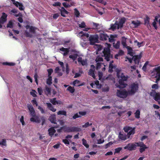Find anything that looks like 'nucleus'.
<instances>
[{"mask_svg": "<svg viewBox=\"0 0 160 160\" xmlns=\"http://www.w3.org/2000/svg\"><path fill=\"white\" fill-rule=\"evenodd\" d=\"M13 27V23L11 21H9V22L8 23L7 27V28H12Z\"/></svg>", "mask_w": 160, "mask_h": 160, "instance_id": "nucleus-44", "label": "nucleus"}, {"mask_svg": "<svg viewBox=\"0 0 160 160\" xmlns=\"http://www.w3.org/2000/svg\"><path fill=\"white\" fill-rule=\"evenodd\" d=\"M78 61L79 62H80L82 66H84L87 64L86 61L82 60V57H79L78 59Z\"/></svg>", "mask_w": 160, "mask_h": 160, "instance_id": "nucleus-25", "label": "nucleus"}, {"mask_svg": "<svg viewBox=\"0 0 160 160\" xmlns=\"http://www.w3.org/2000/svg\"><path fill=\"white\" fill-rule=\"evenodd\" d=\"M120 77L121 78L120 79H122L123 81H127L128 79V77H125L123 73L121 74Z\"/></svg>", "mask_w": 160, "mask_h": 160, "instance_id": "nucleus-50", "label": "nucleus"}, {"mask_svg": "<svg viewBox=\"0 0 160 160\" xmlns=\"http://www.w3.org/2000/svg\"><path fill=\"white\" fill-rule=\"evenodd\" d=\"M82 144L86 148H88L89 147V145L87 143V141L84 139L83 138L82 139Z\"/></svg>", "mask_w": 160, "mask_h": 160, "instance_id": "nucleus-33", "label": "nucleus"}, {"mask_svg": "<svg viewBox=\"0 0 160 160\" xmlns=\"http://www.w3.org/2000/svg\"><path fill=\"white\" fill-rule=\"evenodd\" d=\"M99 38L100 40L101 41H106L108 38V36L105 32H102L99 33Z\"/></svg>", "mask_w": 160, "mask_h": 160, "instance_id": "nucleus-9", "label": "nucleus"}, {"mask_svg": "<svg viewBox=\"0 0 160 160\" xmlns=\"http://www.w3.org/2000/svg\"><path fill=\"white\" fill-rule=\"evenodd\" d=\"M78 56V54L76 53L73 55H70L69 56V58H70L72 59L73 61H74L76 59Z\"/></svg>", "mask_w": 160, "mask_h": 160, "instance_id": "nucleus-30", "label": "nucleus"}, {"mask_svg": "<svg viewBox=\"0 0 160 160\" xmlns=\"http://www.w3.org/2000/svg\"><path fill=\"white\" fill-rule=\"evenodd\" d=\"M67 90L69 91L71 93H72L74 92L75 89L74 87L69 86L67 88Z\"/></svg>", "mask_w": 160, "mask_h": 160, "instance_id": "nucleus-32", "label": "nucleus"}, {"mask_svg": "<svg viewBox=\"0 0 160 160\" xmlns=\"http://www.w3.org/2000/svg\"><path fill=\"white\" fill-rule=\"evenodd\" d=\"M30 113L31 116L32 117L30 118L31 121L38 123H39L40 122L39 117L38 116L36 115L34 110L30 112Z\"/></svg>", "mask_w": 160, "mask_h": 160, "instance_id": "nucleus-3", "label": "nucleus"}, {"mask_svg": "<svg viewBox=\"0 0 160 160\" xmlns=\"http://www.w3.org/2000/svg\"><path fill=\"white\" fill-rule=\"evenodd\" d=\"M93 25V29H98L99 28V24L98 23H96L94 22L92 23Z\"/></svg>", "mask_w": 160, "mask_h": 160, "instance_id": "nucleus-35", "label": "nucleus"}, {"mask_svg": "<svg viewBox=\"0 0 160 160\" xmlns=\"http://www.w3.org/2000/svg\"><path fill=\"white\" fill-rule=\"evenodd\" d=\"M149 20H150V18H149V17L148 16L146 15V16L145 18L144 19V24L145 25H149Z\"/></svg>", "mask_w": 160, "mask_h": 160, "instance_id": "nucleus-28", "label": "nucleus"}, {"mask_svg": "<svg viewBox=\"0 0 160 160\" xmlns=\"http://www.w3.org/2000/svg\"><path fill=\"white\" fill-rule=\"evenodd\" d=\"M138 85L137 83H133L131 86V90H128L129 95L134 94L138 89Z\"/></svg>", "mask_w": 160, "mask_h": 160, "instance_id": "nucleus-2", "label": "nucleus"}, {"mask_svg": "<svg viewBox=\"0 0 160 160\" xmlns=\"http://www.w3.org/2000/svg\"><path fill=\"white\" fill-rule=\"evenodd\" d=\"M80 116H79L78 113H75L72 117V118L73 119H76V118H80Z\"/></svg>", "mask_w": 160, "mask_h": 160, "instance_id": "nucleus-63", "label": "nucleus"}, {"mask_svg": "<svg viewBox=\"0 0 160 160\" xmlns=\"http://www.w3.org/2000/svg\"><path fill=\"white\" fill-rule=\"evenodd\" d=\"M72 132H80L81 129L78 127H72Z\"/></svg>", "mask_w": 160, "mask_h": 160, "instance_id": "nucleus-29", "label": "nucleus"}, {"mask_svg": "<svg viewBox=\"0 0 160 160\" xmlns=\"http://www.w3.org/2000/svg\"><path fill=\"white\" fill-rule=\"evenodd\" d=\"M135 128H133L130 130V131L128 132V135H131L132 134H134L135 133Z\"/></svg>", "mask_w": 160, "mask_h": 160, "instance_id": "nucleus-46", "label": "nucleus"}, {"mask_svg": "<svg viewBox=\"0 0 160 160\" xmlns=\"http://www.w3.org/2000/svg\"><path fill=\"white\" fill-rule=\"evenodd\" d=\"M78 113L79 114V116H80V117H82V116L85 115L86 114V112L85 111L79 112Z\"/></svg>", "mask_w": 160, "mask_h": 160, "instance_id": "nucleus-55", "label": "nucleus"}, {"mask_svg": "<svg viewBox=\"0 0 160 160\" xmlns=\"http://www.w3.org/2000/svg\"><path fill=\"white\" fill-rule=\"evenodd\" d=\"M117 35L116 34H111L110 36V37H108V38L109 40V42H113L115 41V38L117 37Z\"/></svg>", "mask_w": 160, "mask_h": 160, "instance_id": "nucleus-18", "label": "nucleus"}, {"mask_svg": "<svg viewBox=\"0 0 160 160\" xmlns=\"http://www.w3.org/2000/svg\"><path fill=\"white\" fill-rule=\"evenodd\" d=\"M36 29V28L35 27H33L32 26H31L30 28L29 29V31L30 32L33 33H35V30Z\"/></svg>", "mask_w": 160, "mask_h": 160, "instance_id": "nucleus-36", "label": "nucleus"}, {"mask_svg": "<svg viewBox=\"0 0 160 160\" xmlns=\"http://www.w3.org/2000/svg\"><path fill=\"white\" fill-rule=\"evenodd\" d=\"M57 114L58 115H63L65 116H66L67 112L66 111L64 110H60L57 112Z\"/></svg>", "mask_w": 160, "mask_h": 160, "instance_id": "nucleus-31", "label": "nucleus"}, {"mask_svg": "<svg viewBox=\"0 0 160 160\" xmlns=\"http://www.w3.org/2000/svg\"><path fill=\"white\" fill-rule=\"evenodd\" d=\"M79 34H82V35H81L82 36H85L87 38H88L89 37V34L88 33H84L82 31H81L80 32H79Z\"/></svg>", "mask_w": 160, "mask_h": 160, "instance_id": "nucleus-58", "label": "nucleus"}, {"mask_svg": "<svg viewBox=\"0 0 160 160\" xmlns=\"http://www.w3.org/2000/svg\"><path fill=\"white\" fill-rule=\"evenodd\" d=\"M124 81L122 80V79H119L118 81L119 84L116 83V86L118 88H123L126 87L127 84L124 82Z\"/></svg>", "mask_w": 160, "mask_h": 160, "instance_id": "nucleus-8", "label": "nucleus"}, {"mask_svg": "<svg viewBox=\"0 0 160 160\" xmlns=\"http://www.w3.org/2000/svg\"><path fill=\"white\" fill-rule=\"evenodd\" d=\"M103 52L105 59L107 61H109L110 58H113L112 55L111 54L110 50L109 49H104Z\"/></svg>", "mask_w": 160, "mask_h": 160, "instance_id": "nucleus-4", "label": "nucleus"}, {"mask_svg": "<svg viewBox=\"0 0 160 160\" xmlns=\"http://www.w3.org/2000/svg\"><path fill=\"white\" fill-rule=\"evenodd\" d=\"M150 95L153 97V99L156 101L160 100V93L157 92L155 90H152L150 92Z\"/></svg>", "mask_w": 160, "mask_h": 160, "instance_id": "nucleus-6", "label": "nucleus"}, {"mask_svg": "<svg viewBox=\"0 0 160 160\" xmlns=\"http://www.w3.org/2000/svg\"><path fill=\"white\" fill-rule=\"evenodd\" d=\"M60 50L64 52L63 54L64 56H65L68 55L69 52V49L68 48H65L63 47H62L60 48Z\"/></svg>", "mask_w": 160, "mask_h": 160, "instance_id": "nucleus-16", "label": "nucleus"}, {"mask_svg": "<svg viewBox=\"0 0 160 160\" xmlns=\"http://www.w3.org/2000/svg\"><path fill=\"white\" fill-rule=\"evenodd\" d=\"M28 108L29 111V112L34 110L33 106L31 104L28 105Z\"/></svg>", "mask_w": 160, "mask_h": 160, "instance_id": "nucleus-52", "label": "nucleus"}, {"mask_svg": "<svg viewBox=\"0 0 160 160\" xmlns=\"http://www.w3.org/2000/svg\"><path fill=\"white\" fill-rule=\"evenodd\" d=\"M79 26L81 28H84L86 26L85 23L84 22H82L80 24H79Z\"/></svg>", "mask_w": 160, "mask_h": 160, "instance_id": "nucleus-61", "label": "nucleus"}, {"mask_svg": "<svg viewBox=\"0 0 160 160\" xmlns=\"http://www.w3.org/2000/svg\"><path fill=\"white\" fill-rule=\"evenodd\" d=\"M62 4L63 6L65 8L70 7V6L69 5V4H68L67 2H64L62 3Z\"/></svg>", "mask_w": 160, "mask_h": 160, "instance_id": "nucleus-59", "label": "nucleus"}, {"mask_svg": "<svg viewBox=\"0 0 160 160\" xmlns=\"http://www.w3.org/2000/svg\"><path fill=\"white\" fill-rule=\"evenodd\" d=\"M52 5L54 7H60L61 3L59 2H54L52 4Z\"/></svg>", "mask_w": 160, "mask_h": 160, "instance_id": "nucleus-51", "label": "nucleus"}, {"mask_svg": "<svg viewBox=\"0 0 160 160\" xmlns=\"http://www.w3.org/2000/svg\"><path fill=\"white\" fill-rule=\"evenodd\" d=\"M126 48L127 49L128 54L132 56H133V54L132 48L128 46H127Z\"/></svg>", "mask_w": 160, "mask_h": 160, "instance_id": "nucleus-24", "label": "nucleus"}, {"mask_svg": "<svg viewBox=\"0 0 160 160\" xmlns=\"http://www.w3.org/2000/svg\"><path fill=\"white\" fill-rule=\"evenodd\" d=\"M135 143L137 144V146L140 147L145 145L144 144V143L142 142H136Z\"/></svg>", "mask_w": 160, "mask_h": 160, "instance_id": "nucleus-48", "label": "nucleus"}, {"mask_svg": "<svg viewBox=\"0 0 160 160\" xmlns=\"http://www.w3.org/2000/svg\"><path fill=\"white\" fill-rule=\"evenodd\" d=\"M49 119L50 121L51 122L53 123L56 124V118L54 116H51L49 117Z\"/></svg>", "mask_w": 160, "mask_h": 160, "instance_id": "nucleus-40", "label": "nucleus"}, {"mask_svg": "<svg viewBox=\"0 0 160 160\" xmlns=\"http://www.w3.org/2000/svg\"><path fill=\"white\" fill-rule=\"evenodd\" d=\"M46 104L47 105V106L48 108L51 111L53 112H55L56 111V109L54 108L52 104L49 102H47Z\"/></svg>", "mask_w": 160, "mask_h": 160, "instance_id": "nucleus-14", "label": "nucleus"}, {"mask_svg": "<svg viewBox=\"0 0 160 160\" xmlns=\"http://www.w3.org/2000/svg\"><path fill=\"white\" fill-rule=\"evenodd\" d=\"M25 36L27 37L32 38V34L30 33L27 31H25L24 32Z\"/></svg>", "mask_w": 160, "mask_h": 160, "instance_id": "nucleus-41", "label": "nucleus"}, {"mask_svg": "<svg viewBox=\"0 0 160 160\" xmlns=\"http://www.w3.org/2000/svg\"><path fill=\"white\" fill-rule=\"evenodd\" d=\"M75 15L77 18H78L80 16V13L77 9L75 8L74 9Z\"/></svg>", "mask_w": 160, "mask_h": 160, "instance_id": "nucleus-39", "label": "nucleus"}, {"mask_svg": "<svg viewBox=\"0 0 160 160\" xmlns=\"http://www.w3.org/2000/svg\"><path fill=\"white\" fill-rule=\"evenodd\" d=\"M122 149V148L121 147L115 149V153H119Z\"/></svg>", "mask_w": 160, "mask_h": 160, "instance_id": "nucleus-64", "label": "nucleus"}, {"mask_svg": "<svg viewBox=\"0 0 160 160\" xmlns=\"http://www.w3.org/2000/svg\"><path fill=\"white\" fill-rule=\"evenodd\" d=\"M153 71L156 73V78H157V76H160V66L154 68L153 69Z\"/></svg>", "mask_w": 160, "mask_h": 160, "instance_id": "nucleus-17", "label": "nucleus"}, {"mask_svg": "<svg viewBox=\"0 0 160 160\" xmlns=\"http://www.w3.org/2000/svg\"><path fill=\"white\" fill-rule=\"evenodd\" d=\"M62 128H63V131L65 132H72V127H67L66 126H64L62 127Z\"/></svg>", "mask_w": 160, "mask_h": 160, "instance_id": "nucleus-21", "label": "nucleus"}, {"mask_svg": "<svg viewBox=\"0 0 160 160\" xmlns=\"http://www.w3.org/2000/svg\"><path fill=\"white\" fill-rule=\"evenodd\" d=\"M52 76H48V78L47 80V83L49 85H51L52 83Z\"/></svg>", "mask_w": 160, "mask_h": 160, "instance_id": "nucleus-34", "label": "nucleus"}, {"mask_svg": "<svg viewBox=\"0 0 160 160\" xmlns=\"http://www.w3.org/2000/svg\"><path fill=\"white\" fill-rule=\"evenodd\" d=\"M60 11L61 16L64 17H66V14H68V12L63 7L61 8Z\"/></svg>", "mask_w": 160, "mask_h": 160, "instance_id": "nucleus-12", "label": "nucleus"}, {"mask_svg": "<svg viewBox=\"0 0 160 160\" xmlns=\"http://www.w3.org/2000/svg\"><path fill=\"white\" fill-rule=\"evenodd\" d=\"M116 95L118 97L120 98H125L129 95V92L126 89H123L122 90H118Z\"/></svg>", "mask_w": 160, "mask_h": 160, "instance_id": "nucleus-1", "label": "nucleus"}, {"mask_svg": "<svg viewBox=\"0 0 160 160\" xmlns=\"http://www.w3.org/2000/svg\"><path fill=\"white\" fill-rule=\"evenodd\" d=\"M132 23L134 25V27L136 28H137L140 25L141 22L138 20H137V22L134 21H132Z\"/></svg>", "mask_w": 160, "mask_h": 160, "instance_id": "nucleus-27", "label": "nucleus"}, {"mask_svg": "<svg viewBox=\"0 0 160 160\" xmlns=\"http://www.w3.org/2000/svg\"><path fill=\"white\" fill-rule=\"evenodd\" d=\"M117 28V21L115 22L114 24H111L110 29L112 30L113 31Z\"/></svg>", "mask_w": 160, "mask_h": 160, "instance_id": "nucleus-26", "label": "nucleus"}, {"mask_svg": "<svg viewBox=\"0 0 160 160\" xmlns=\"http://www.w3.org/2000/svg\"><path fill=\"white\" fill-rule=\"evenodd\" d=\"M109 72H112L113 71L112 69L113 68V64L111 63H110L109 65Z\"/></svg>", "mask_w": 160, "mask_h": 160, "instance_id": "nucleus-47", "label": "nucleus"}, {"mask_svg": "<svg viewBox=\"0 0 160 160\" xmlns=\"http://www.w3.org/2000/svg\"><path fill=\"white\" fill-rule=\"evenodd\" d=\"M135 117L137 118H140V111L139 110H137L136 111L135 113Z\"/></svg>", "mask_w": 160, "mask_h": 160, "instance_id": "nucleus-42", "label": "nucleus"}, {"mask_svg": "<svg viewBox=\"0 0 160 160\" xmlns=\"http://www.w3.org/2000/svg\"><path fill=\"white\" fill-rule=\"evenodd\" d=\"M118 138L120 139L123 140H125L127 139L126 134H122L121 132L119 133Z\"/></svg>", "mask_w": 160, "mask_h": 160, "instance_id": "nucleus-22", "label": "nucleus"}, {"mask_svg": "<svg viewBox=\"0 0 160 160\" xmlns=\"http://www.w3.org/2000/svg\"><path fill=\"white\" fill-rule=\"evenodd\" d=\"M48 73V76H51V75L53 72V70L52 68H49L47 70Z\"/></svg>", "mask_w": 160, "mask_h": 160, "instance_id": "nucleus-54", "label": "nucleus"}, {"mask_svg": "<svg viewBox=\"0 0 160 160\" xmlns=\"http://www.w3.org/2000/svg\"><path fill=\"white\" fill-rule=\"evenodd\" d=\"M125 21L126 19L124 18H123L120 19L119 22L123 24L125 23Z\"/></svg>", "mask_w": 160, "mask_h": 160, "instance_id": "nucleus-60", "label": "nucleus"}, {"mask_svg": "<svg viewBox=\"0 0 160 160\" xmlns=\"http://www.w3.org/2000/svg\"><path fill=\"white\" fill-rule=\"evenodd\" d=\"M127 39V38L124 36L122 37V38L121 43L124 47L126 48L127 46L126 44Z\"/></svg>", "mask_w": 160, "mask_h": 160, "instance_id": "nucleus-19", "label": "nucleus"}, {"mask_svg": "<svg viewBox=\"0 0 160 160\" xmlns=\"http://www.w3.org/2000/svg\"><path fill=\"white\" fill-rule=\"evenodd\" d=\"M20 122H21L22 125L23 126L25 124V122L24 120V117L23 116H22L20 120Z\"/></svg>", "mask_w": 160, "mask_h": 160, "instance_id": "nucleus-62", "label": "nucleus"}, {"mask_svg": "<svg viewBox=\"0 0 160 160\" xmlns=\"http://www.w3.org/2000/svg\"><path fill=\"white\" fill-rule=\"evenodd\" d=\"M2 64L4 65H8L10 66H13L15 64V63L13 62H3Z\"/></svg>", "mask_w": 160, "mask_h": 160, "instance_id": "nucleus-38", "label": "nucleus"}, {"mask_svg": "<svg viewBox=\"0 0 160 160\" xmlns=\"http://www.w3.org/2000/svg\"><path fill=\"white\" fill-rule=\"evenodd\" d=\"M148 148V147L146 145H145L142 147H140L139 149V151L141 153H142L144 152L146 149Z\"/></svg>", "mask_w": 160, "mask_h": 160, "instance_id": "nucleus-37", "label": "nucleus"}, {"mask_svg": "<svg viewBox=\"0 0 160 160\" xmlns=\"http://www.w3.org/2000/svg\"><path fill=\"white\" fill-rule=\"evenodd\" d=\"M99 36L97 34L91 35L89 37L90 44L94 45L95 43L98 42Z\"/></svg>", "mask_w": 160, "mask_h": 160, "instance_id": "nucleus-5", "label": "nucleus"}, {"mask_svg": "<svg viewBox=\"0 0 160 160\" xmlns=\"http://www.w3.org/2000/svg\"><path fill=\"white\" fill-rule=\"evenodd\" d=\"M95 70L90 69L89 70L88 74V75L92 76L93 78H95V76L94 74Z\"/></svg>", "mask_w": 160, "mask_h": 160, "instance_id": "nucleus-23", "label": "nucleus"}, {"mask_svg": "<svg viewBox=\"0 0 160 160\" xmlns=\"http://www.w3.org/2000/svg\"><path fill=\"white\" fill-rule=\"evenodd\" d=\"M51 89L50 88L46 86L45 89L44 90L45 94L47 96L51 95Z\"/></svg>", "mask_w": 160, "mask_h": 160, "instance_id": "nucleus-20", "label": "nucleus"}, {"mask_svg": "<svg viewBox=\"0 0 160 160\" xmlns=\"http://www.w3.org/2000/svg\"><path fill=\"white\" fill-rule=\"evenodd\" d=\"M7 15L5 12L2 13V16L0 18V23L3 24L7 21Z\"/></svg>", "mask_w": 160, "mask_h": 160, "instance_id": "nucleus-11", "label": "nucleus"}, {"mask_svg": "<svg viewBox=\"0 0 160 160\" xmlns=\"http://www.w3.org/2000/svg\"><path fill=\"white\" fill-rule=\"evenodd\" d=\"M56 98H53L52 99H50V101L53 105H56L58 104H61V102L60 101H57L56 100Z\"/></svg>", "mask_w": 160, "mask_h": 160, "instance_id": "nucleus-15", "label": "nucleus"}, {"mask_svg": "<svg viewBox=\"0 0 160 160\" xmlns=\"http://www.w3.org/2000/svg\"><path fill=\"white\" fill-rule=\"evenodd\" d=\"M137 145L133 143H129L124 147L125 149H127L129 151H132L135 150L136 149Z\"/></svg>", "mask_w": 160, "mask_h": 160, "instance_id": "nucleus-7", "label": "nucleus"}, {"mask_svg": "<svg viewBox=\"0 0 160 160\" xmlns=\"http://www.w3.org/2000/svg\"><path fill=\"white\" fill-rule=\"evenodd\" d=\"M32 92H30V94L33 97H37V95L35 93L36 91L34 90H32Z\"/></svg>", "mask_w": 160, "mask_h": 160, "instance_id": "nucleus-53", "label": "nucleus"}, {"mask_svg": "<svg viewBox=\"0 0 160 160\" xmlns=\"http://www.w3.org/2000/svg\"><path fill=\"white\" fill-rule=\"evenodd\" d=\"M48 132H49L48 134L49 135L52 137L55 133L56 131L54 129V128L52 127L48 129Z\"/></svg>", "mask_w": 160, "mask_h": 160, "instance_id": "nucleus-13", "label": "nucleus"}, {"mask_svg": "<svg viewBox=\"0 0 160 160\" xmlns=\"http://www.w3.org/2000/svg\"><path fill=\"white\" fill-rule=\"evenodd\" d=\"M13 4L16 7H18L19 6V9L20 10H24L23 5L22 3H20L16 1L15 0H11Z\"/></svg>", "mask_w": 160, "mask_h": 160, "instance_id": "nucleus-10", "label": "nucleus"}, {"mask_svg": "<svg viewBox=\"0 0 160 160\" xmlns=\"http://www.w3.org/2000/svg\"><path fill=\"white\" fill-rule=\"evenodd\" d=\"M120 41H118L115 44H114V43H113V46L116 49H119L120 47Z\"/></svg>", "mask_w": 160, "mask_h": 160, "instance_id": "nucleus-43", "label": "nucleus"}, {"mask_svg": "<svg viewBox=\"0 0 160 160\" xmlns=\"http://www.w3.org/2000/svg\"><path fill=\"white\" fill-rule=\"evenodd\" d=\"M96 62L103 61V59L101 57H98L96 58Z\"/></svg>", "mask_w": 160, "mask_h": 160, "instance_id": "nucleus-57", "label": "nucleus"}, {"mask_svg": "<svg viewBox=\"0 0 160 160\" xmlns=\"http://www.w3.org/2000/svg\"><path fill=\"white\" fill-rule=\"evenodd\" d=\"M92 125V123H89V122H87L84 125H82V128H88L89 126H91Z\"/></svg>", "mask_w": 160, "mask_h": 160, "instance_id": "nucleus-49", "label": "nucleus"}, {"mask_svg": "<svg viewBox=\"0 0 160 160\" xmlns=\"http://www.w3.org/2000/svg\"><path fill=\"white\" fill-rule=\"evenodd\" d=\"M132 129V127H125L123 128L124 131L126 132H128V131Z\"/></svg>", "mask_w": 160, "mask_h": 160, "instance_id": "nucleus-45", "label": "nucleus"}, {"mask_svg": "<svg viewBox=\"0 0 160 160\" xmlns=\"http://www.w3.org/2000/svg\"><path fill=\"white\" fill-rule=\"evenodd\" d=\"M0 142L1 145L5 146H7L6 141L5 139H3Z\"/></svg>", "mask_w": 160, "mask_h": 160, "instance_id": "nucleus-56", "label": "nucleus"}]
</instances>
